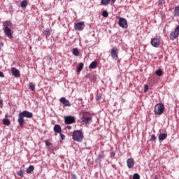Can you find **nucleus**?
Masks as SVG:
<instances>
[{"instance_id":"4be33fe9","label":"nucleus","mask_w":179,"mask_h":179,"mask_svg":"<svg viewBox=\"0 0 179 179\" xmlns=\"http://www.w3.org/2000/svg\"><path fill=\"white\" fill-rule=\"evenodd\" d=\"M29 86L30 90H31L32 92H34V90H36V85L34 83H29Z\"/></svg>"},{"instance_id":"cd10ccee","label":"nucleus","mask_w":179,"mask_h":179,"mask_svg":"<svg viewBox=\"0 0 179 179\" xmlns=\"http://www.w3.org/2000/svg\"><path fill=\"white\" fill-rule=\"evenodd\" d=\"M95 99H96V101H100V100H101V99H103V96H102L101 94H97Z\"/></svg>"},{"instance_id":"7ed1b4c3","label":"nucleus","mask_w":179,"mask_h":179,"mask_svg":"<svg viewBox=\"0 0 179 179\" xmlns=\"http://www.w3.org/2000/svg\"><path fill=\"white\" fill-rule=\"evenodd\" d=\"M154 111L157 115H162L164 113V104L158 103L155 106Z\"/></svg>"},{"instance_id":"a211bd4d","label":"nucleus","mask_w":179,"mask_h":179,"mask_svg":"<svg viewBox=\"0 0 179 179\" xmlns=\"http://www.w3.org/2000/svg\"><path fill=\"white\" fill-rule=\"evenodd\" d=\"M96 68H97V62L94 61L92 62L90 66H89V69H96Z\"/></svg>"},{"instance_id":"a19ab883","label":"nucleus","mask_w":179,"mask_h":179,"mask_svg":"<svg viewBox=\"0 0 179 179\" xmlns=\"http://www.w3.org/2000/svg\"><path fill=\"white\" fill-rule=\"evenodd\" d=\"M3 104V101L2 99H0V106L2 107V105Z\"/></svg>"},{"instance_id":"6e6552de","label":"nucleus","mask_w":179,"mask_h":179,"mask_svg":"<svg viewBox=\"0 0 179 179\" xmlns=\"http://www.w3.org/2000/svg\"><path fill=\"white\" fill-rule=\"evenodd\" d=\"M74 29L77 31H82L83 29H85V22H78L75 23Z\"/></svg>"},{"instance_id":"de8ad7c7","label":"nucleus","mask_w":179,"mask_h":179,"mask_svg":"<svg viewBox=\"0 0 179 179\" xmlns=\"http://www.w3.org/2000/svg\"><path fill=\"white\" fill-rule=\"evenodd\" d=\"M137 1H141V0H137Z\"/></svg>"},{"instance_id":"f704fd0d","label":"nucleus","mask_w":179,"mask_h":179,"mask_svg":"<svg viewBox=\"0 0 179 179\" xmlns=\"http://www.w3.org/2000/svg\"><path fill=\"white\" fill-rule=\"evenodd\" d=\"M46 146H51V143H50V141H48V140H46L45 142Z\"/></svg>"},{"instance_id":"1a4fd4ad","label":"nucleus","mask_w":179,"mask_h":179,"mask_svg":"<svg viewBox=\"0 0 179 179\" xmlns=\"http://www.w3.org/2000/svg\"><path fill=\"white\" fill-rule=\"evenodd\" d=\"M64 122L66 125H69L71 124H75L76 120L73 116H66L64 117Z\"/></svg>"},{"instance_id":"c03bdc74","label":"nucleus","mask_w":179,"mask_h":179,"mask_svg":"<svg viewBox=\"0 0 179 179\" xmlns=\"http://www.w3.org/2000/svg\"><path fill=\"white\" fill-rule=\"evenodd\" d=\"M117 0H111L112 3H115Z\"/></svg>"},{"instance_id":"6ab92c4d","label":"nucleus","mask_w":179,"mask_h":179,"mask_svg":"<svg viewBox=\"0 0 179 179\" xmlns=\"http://www.w3.org/2000/svg\"><path fill=\"white\" fill-rule=\"evenodd\" d=\"M110 2H111V0H101V5H103V6H107V5H110Z\"/></svg>"},{"instance_id":"412c9836","label":"nucleus","mask_w":179,"mask_h":179,"mask_svg":"<svg viewBox=\"0 0 179 179\" xmlns=\"http://www.w3.org/2000/svg\"><path fill=\"white\" fill-rule=\"evenodd\" d=\"M72 54L73 55H75V57H78L79 56V50L78 48H75L72 50Z\"/></svg>"},{"instance_id":"c9c22d12","label":"nucleus","mask_w":179,"mask_h":179,"mask_svg":"<svg viewBox=\"0 0 179 179\" xmlns=\"http://www.w3.org/2000/svg\"><path fill=\"white\" fill-rule=\"evenodd\" d=\"M59 134H60V138L62 139V141H64V139H65V135L62 134V133Z\"/></svg>"},{"instance_id":"4c0bfd02","label":"nucleus","mask_w":179,"mask_h":179,"mask_svg":"<svg viewBox=\"0 0 179 179\" xmlns=\"http://www.w3.org/2000/svg\"><path fill=\"white\" fill-rule=\"evenodd\" d=\"M93 82H96V80H97V76H94L93 78H92Z\"/></svg>"},{"instance_id":"ea45409f","label":"nucleus","mask_w":179,"mask_h":179,"mask_svg":"<svg viewBox=\"0 0 179 179\" xmlns=\"http://www.w3.org/2000/svg\"><path fill=\"white\" fill-rule=\"evenodd\" d=\"M110 156H111V157H114V156H115V153L114 152H112L110 153Z\"/></svg>"},{"instance_id":"72a5a7b5","label":"nucleus","mask_w":179,"mask_h":179,"mask_svg":"<svg viewBox=\"0 0 179 179\" xmlns=\"http://www.w3.org/2000/svg\"><path fill=\"white\" fill-rule=\"evenodd\" d=\"M148 90H149V86H148V85H145L144 86V92L146 93V92H148Z\"/></svg>"},{"instance_id":"0eeeda50","label":"nucleus","mask_w":179,"mask_h":179,"mask_svg":"<svg viewBox=\"0 0 179 179\" xmlns=\"http://www.w3.org/2000/svg\"><path fill=\"white\" fill-rule=\"evenodd\" d=\"M118 24L122 29H127L128 27V22L127 19L119 17Z\"/></svg>"},{"instance_id":"b1692460","label":"nucleus","mask_w":179,"mask_h":179,"mask_svg":"<svg viewBox=\"0 0 179 179\" xmlns=\"http://www.w3.org/2000/svg\"><path fill=\"white\" fill-rule=\"evenodd\" d=\"M155 74L157 76H162L163 75V71L160 69H159L158 70H157L155 71Z\"/></svg>"},{"instance_id":"20e7f679","label":"nucleus","mask_w":179,"mask_h":179,"mask_svg":"<svg viewBox=\"0 0 179 179\" xmlns=\"http://www.w3.org/2000/svg\"><path fill=\"white\" fill-rule=\"evenodd\" d=\"M150 44L155 48L160 47V45L162 44V39L160 38V36H155L152 38L151 39Z\"/></svg>"},{"instance_id":"49530a36","label":"nucleus","mask_w":179,"mask_h":179,"mask_svg":"<svg viewBox=\"0 0 179 179\" xmlns=\"http://www.w3.org/2000/svg\"><path fill=\"white\" fill-rule=\"evenodd\" d=\"M154 179H159V178H157V176H155Z\"/></svg>"},{"instance_id":"f03ea898","label":"nucleus","mask_w":179,"mask_h":179,"mask_svg":"<svg viewBox=\"0 0 179 179\" xmlns=\"http://www.w3.org/2000/svg\"><path fill=\"white\" fill-rule=\"evenodd\" d=\"M72 138L76 142H83V133L80 130H75L73 132Z\"/></svg>"},{"instance_id":"79ce46f5","label":"nucleus","mask_w":179,"mask_h":179,"mask_svg":"<svg viewBox=\"0 0 179 179\" xmlns=\"http://www.w3.org/2000/svg\"><path fill=\"white\" fill-rule=\"evenodd\" d=\"M99 159H104V155H99Z\"/></svg>"},{"instance_id":"7c9ffc66","label":"nucleus","mask_w":179,"mask_h":179,"mask_svg":"<svg viewBox=\"0 0 179 179\" xmlns=\"http://www.w3.org/2000/svg\"><path fill=\"white\" fill-rule=\"evenodd\" d=\"M163 2H164V0H159L158 6L159 8H163Z\"/></svg>"},{"instance_id":"e433bc0d","label":"nucleus","mask_w":179,"mask_h":179,"mask_svg":"<svg viewBox=\"0 0 179 179\" xmlns=\"http://www.w3.org/2000/svg\"><path fill=\"white\" fill-rule=\"evenodd\" d=\"M0 78H5V75L2 71H0Z\"/></svg>"},{"instance_id":"473e14b6","label":"nucleus","mask_w":179,"mask_h":179,"mask_svg":"<svg viewBox=\"0 0 179 179\" xmlns=\"http://www.w3.org/2000/svg\"><path fill=\"white\" fill-rule=\"evenodd\" d=\"M156 139H157L156 136L155 134H153V135L151 136V138H150V141H153V142H156Z\"/></svg>"},{"instance_id":"37998d69","label":"nucleus","mask_w":179,"mask_h":179,"mask_svg":"<svg viewBox=\"0 0 179 179\" xmlns=\"http://www.w3.org/2000/svg\"><path fill=\"white\" fill-rule=\"evenodd\" d=\"M67 128H68L69 129H72V127H71V126H68Z\"/></svg>"},{"instance_id":"c85d7f7f","label":"nucleus","mask_w":179,"mask_h":179,"mask_svg":"<svg viewBox=\"0 0 179 179\" xmlns=\"http://www.w3.org/2000/svg\"><path fill=\"white\" fill-rule=\"evenodd\" d=\"M102 16L103 17H108V12H107V10H103L102 12Z\"/></svg>"},{"instance_id":"423d86ee","label":"nucleus","mask_w":179,"mask_h":179,"mask_svg":"<svg viewBox=\"0 0 179 179\" xmlns=\"http://www.w3.org/2000/svg\"><path fill=\"white\" fill-rule=\"evenodd\" d=\"M3 33L7 37H8V38H10L11 40L13 38V31L10 28H9V27H8V25L3 27Z\"/></svg>"},{"instance_id":"2f4dec72","label":"nucleus","mask_w":179,"mask_h":179,"mask_svg":"<svg viewBox=\"0 0 179 179\" xmlns=\"http://www.w3.org/2000/svg\"><path fill=\"white\" fill-rule=\"evenodd\" d=\"M133 179H141V176L138 173H134L133 176Z\"/></svg>"},{"instance_id":"9d476101","label":"nucleus","mask_w":179,"mask_h":179,"mask_svg":"<svg viewBox=\"0 0 179 179\" xmlns=\"http://www.w3.org/2000/svg\"><path fill=\"white\" fill-rule=\"evenodd\" d=\"M110 55L113 59H115V61H117V59H118V48H117V47H113L111 49Z\"/></svg>"},{"instance_id":"dca6fc26","label":"nucleus","mask_w":179,"mask_h":179,"mask_svg":"<svg viewBox=\"0 0 179 179\" xmlns=\"http://www.w3.org/2000/svg\"><path fill=\"white\" fill-rule=\"evenodd\" d=\"M166 138H167V134H160L158 137L159 141H163Z\"/></svg>"},{"instance_id":"ddd939ff","label":"nucleus","mask_w":179,"mask_h":179,"mask_svg":"<svg viewBox=\"0 0 179 179\" xmlns=\"http://www.w3.org/2000/svg\"><path fill=\"white\" fill-rule=\"evenodd\" d=\"M11 73L15 78H19L20 76V71H19V70L15 67L11 68Z\"/></svg>"},{"instance_id":"58836bf2","label":"nucleus","mask_w":179,"mask_h":179,"mask_svg":"<svg viewBox=\"0 0 179 179\" xmlns=\"http://www.w3.org/2000/svg\"><path fill=\"white\" fill-rule=\"evenodd\" d=\"M71 178L76 179L77 178L76 175L75 174L71 175Z\"/></svg>"},{"instance_id":"f8f14e48","label":"nucleus","mask_w":179,"mask_h":179,"mask_svg":"<svg viewBox=\"0 0 179 179\" xmlns=\"http://www.w3.org/2000/svg\"><path fill=\"white\" fill-rule=\"evenodd\" d=\"M81 120H82L83 123L85 124V125L90 124V122H92L93 121L92 117H85V116H83L81 118Z\"/></svg>"},{"instance_id":"a878e982","label":"nucleus","mask_w":179,"mask_h":179,"mask_svg":"<svg viewBox=\"0 0 179 179\" xmlns=\"http://www.w3.org/2000/svg\"><path fill=\"white\" fill-rule=\"evenodd\" d=\"M24 171L20 170V171H18L17 172V176H19L20 177H21L22 178H23V177H24Z\"/></svg>"},{"instance_id":"c756f323","label":"nucleus","mask_w":179,"mask_h":179,"mask_svg":"<svg viewBox=\"0 0 179 179\" xmlns=\"http://www.w3.org/2000/svg\"><path fill=\"white\" fill-rule=\"evenodd\" d=\"M45 35L47 36V37H50V36H51V31H50L49 29H47L45 31Z\"/></svg>"},{"instance_id":"9b49d317","label":"nucleus","mask_w":179,"mask_h":179,"mask_svg":"<svg viewBox=\"0 0 179 179\" xmlns=\"http://www.w3.org/2000/svg\"><path fill=\"white\" fill-rule=\"evenodd\" d=\"M59 101L62 104H64V107H71V102L65 97L60 98Z\"/></svg>"},{"instance_id":"39448f33","label":"nucleus","mask_w":179,"mask_h":179,"mask_svg":"<svg viewBox=\"0 0 179 179\" xmlns=\"http://www.w3.org/2000/svg\"><path fill=\"white\" fill-rule=\"evenodd\" d=\"M179 36V24L175 28L174 31H172L169 34V38L171 41L177 40Z\"/></svg>"},{"instance_id":"bb28decb","label":"nucleus","mask_w":179,"mask_h":179,"mask_svg":"<svg viewBox=\"0 0 179 179\" xmlns=\"http://www.w3.org/2000/svg\"><path fill=\"white\" fill-rule=\"evenodd\" d=\"M21 8H26V6H27V1L26 0H23L22 2H21Z\"/></svg>"},{"instance_id":"5701e85b","label":"nucleus","mask_w":179,"mask_h":179,"mask_svg":"<svg viewBox=\"0 0 179 179\" xmlns=\"http://www.w3.org/2000/svg\"><path fill=\"white\" fill-rule=\"evenodd\" d=\"M85 66V64L83 63H80L78 65V67L77 68V72H81L82 69H83V67Z\"/></svg>"},{"instance_id":"f3484780","label":"nucleus","mask_w":179,"mask_h":179,"mask_svg":"<svg viewBox=\"0 0 179 179\" xmlns=\"http://www.w3.org/2000/svg\"><path fill=\"white\" fill-rule=\"evenodd\" d=\"M173 16H175L176 17H179V6H177L176 7H175L173 10Z\"/></svg>"},{"instance_id":"4468645a","label":"nucleus","mask_w":179,"mask_h":179,"mask_svg":"<svg viewBox=\"0 0 179 179\" xmlns=\"http://www.w3.org/2000/svg\"><path fill=\"white\" fill-rule=\"evenodd\" d=\"M128 169H132L135 166V161L132 158H129L127 161Z\"/></svg>"},{"instance_id":"a18cd8bd","label":"nucleus","mask_w":179,"mask_h":179,"mask_svg":"<svg viewBox=\"0 0 179 179\" xmlns=\"http://www.w3.org/2000/svg\"><path fill=\"white\" fill-rule=\"evenodd\" d=\"M85 78H90V75L89 74L86 75Z\"/></svg>"},{"instance_id":"393cba45","label":"nucleus","mask_w":179,"mask_h":179,"mask_svg":"<svg viewBox=\"0 0 179 179\" xmlns=\"http://www.w3.org/2000/svg\"><path fill=\"white\" fill-rule=\"evenodd\" d=\"M3 125H10V120H9V119H4L3 120Z\"/></svg>"},{"instance_id":"2eb2a0df","label":"nucleus","mask_w":179,"mask_h":179,"mask_svg":"<svg viewBox=\"0 0 179 179\" xmlns=\"http://www.w3.org/2000/svg\"><path fill=\"white\" fill-rule=\"evenodd\" d=\"M54 132H55L56 134H61V126L59 124H55L54 126Z\"/></svg>"},{"instance_id":"f257e3e1","label":"nucleus","mask_w":179,"mask_h":179,"mask_svg":"<svg viewBox=\"0 0 179 179\" xmlns=\"http://www.w3.org/2000/svg\"><path fill=\"white\" fill-rule=\"evenodd\" d=\"M24 117L25 118H33V113L27 110H24L18 115L17 122L20 127L24 125Z\"/></svg>"},{"instance_id":"aec40b11","label":"nucleus","mask_w":179,"mask_h":179,"mask_svg":"<svg viewBox=\"0 0 179 179\" xmlns=\"http://www.w3.org/2000/svg\"><path fill=\"white\" fill-rule=\"evenodd\" d=\"M27 173L28 174H31L32 171H34V166L33 165L29 166L27 169Z\"/></svg>"}]
</instances>
